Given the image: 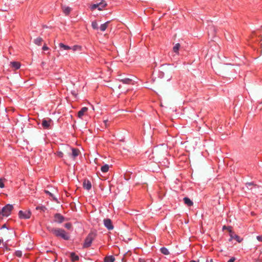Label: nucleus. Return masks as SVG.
I'll list each match as a JSON object with an SVG mask.
<instances>
[{
  "label": "nucleus",
  "mask_w": 262,
  "mask_h": 262,
  "mask_svg": "<svg viewBox=\"0 0 262 262\" xmlns=\"http://www.w3.org/2000/svg\"><path fill=\"white\" fill-rule=\"evenodd\" d=\"M48 229L57 237H60L64 240H69L70 238L69 235L63 229L51 227H48Z\"/></svg>",
  "instance_id": "obj_1"
},
{
  "label": "nucleus",
  "mask_w": 262,
  "mask_h": 262,
  "mask_svg": "<svg viewBox=\"0 0 262 262\" xmlns=\"http://www.w3.org/2000/svg\"><path fill=\"white\" fill-rule=\"evenodd\" d=\"M96 236V235L94 233L91 232L89 234L88 236L85 239V242L83 244V248H88L89 247L92 243V241L94 240Z\"/></svg>",
  "instance_id": "obj_2"
},
{
  "label": "nucleus",
  "mask_w": 262,
  "mask_h": 262,
  "mask_svg": "<svg viewBox=\"0 0 262 262\" xmlns=\"http://www.w3.org/2000/svg\"><path fill=\"white\" fill-rule=\"evenodd\" d=\"M13 207L12 205L7 204L2 210L1 213L4 216H8L12 210Z\"/></svg>",
  "instance_id": "obj_3"
},
{
  "label": "nucleus",
  "mask_w": 262,
  "mask_h": 262,
  "mask_svg": "<svg viewBox=\"0 0 262 262\" xmlns=\"http://www.w3.org/2000/svg\"><path fill=\"white\" fill-rule=\"evenodd\" d=\"M31 212L29 210H26L25 211H19L18 213L20 219H28L31 216Z\"/></svg>",
  "instance_id": "obj_4"
},
{
  "label": "nucleus",
  "mask_w": 262,
  "mask_h": 262,
  "mask_svg": "<svg viewBox=\"0 0 262 262\" xmlns=\"http://www.w3.org/2000/svg\"><path fill=\"white\" fill-rule=\"evenodd\" d=\"M52 120L51 119H43L42 120L41 125L45 129H49L51 126Z\"/></svg>",
  "instance_id": "obj_5"
},
{
  "label": "nucleus",
  "mask_w": 262,
  "mask_h": 262,
  "mask_svg": "<svg viewBox=\"0 0 262 262\" xmlns=\"http://www.w3.org/2000/svg\"><path fill=\"white\" fill-rule=\"evenodd\" d=\"M106 5H107V4L106 3V2L102 0L101 2L98 4L92 5L91 7V10L93 11L95 9H96V8H98L99 6H101L102 8H104L106 6Z\"/></svg>",
  "instance_id": "obj_6"
},
{
  "label": "nucleus",
  "mask_w": 262,
  "mask_h": 262,
  "mask_svg": "<svg viewBox=\"0 0 262 262\" xmlns=\"http://www.w3.org/2000/svg\"><path fill=\"white\" fill-rule=\"evenodd\" d=\"M227 228L228 229L230 233V240L232 239H234L238 243H240L242 241V239L239 236L232 232L230 229V227H228Z\"/></svg>",
  "instance_id": "obj_7"
},
{
  "label": "nucleus",
  "mask_w": 262,
  "mask_h": 262,
  "mask_svg": "<svg viewBox=\"0 0 262 262\" xmlns=\"http://www.w3.org/2000/svg\"><path fill=\"white\" fill-rule=\"evenodd\" d=\"M103 222L105 227L107 228V229L112 230L113 229L114 227L112 224V221L110 219H104Z\"/></svg>",
  "instance_id": "obj_8"
},
{
  "label": "nucleus",
  "mask_w": 262,
  "mask_h": 262,
  "mask_svg": "<svg viewBox=\"0 0 262 262\" xmlns=\"http://www.w3.org/2000/svg\"><path fill=\"white\" fill-rule=\"evenodd\" d=\"M64 218L59 213H56L54 215V222L58 223H61L64 221Z\"/></svg>",
  "instance_id": "obj_9"
},
{
  "label": "nucleus",
  "mask_w": 262,
  "mask_h": 262,
  "mask_svg": "<svg viewBox=\"0 0 262 262\" xmlns=\"http://www.w3.org/2000/svg\"><path fill=\"white\" fill-rule=\"evenodd\" d=\"M119 81L124 84H131L132 83L133 79L130 78L120 77Z\"/></svg>",
  "instance_id": "obj_10"
},
{
  "label": "nucleus",
  "mask_w": 262,
  "mask_h": 262,
  "mask_svg": "<svg viewBox=\"0 0 262 262\" xmlns=\"http://www.w3.org/2000/svg\"><path fill=\"white\" fill-rule=\"evenodd\" d=\"M83 187L87 190H89L92 187L91 182L88 180H84L83 182Z\"/></svg>",
  "instance_id": "obj_11"
},
{
  "label": "nucleus",
  "mask_w": 262,
  "mask_h": 262,
  "mask_svg": "<svg viewBox=\"0 0 262 262\" xmlns=\"http://www.w3.org/2000/svg\"><path fill=\"white\" fill-rule=\"evenodd\" d=\"M72 154H71L70 152H68V155L69 156H72L73 158H75L76 157H77L80 153V151L78 149L72 148Z\"/></svg>",
  "instance_id": "obj_12"
},
{
  "label": "nucleus",
  "mask_w": 262,
  "mask_h": 262,
  "mask_svg": "<svg viewBox=\"0 0 262 262\" xmlns=\"http://www.w3.org/2000/svg\"><path fill=\"white\" fill-rule=\"evenodd\" d=\"M88 108L86 107H82L78 112V117L80 118H81L84 115V113L87 112Z\"/></svg>",
  "instance_id": "obj_13"
},
{
  "label": "nucleus",
  "mask_w": 262,
  "mask_h": 262,
  "mask_svg": "<svg viewBox=\"0 0 262 262\" xmlns=\"http://www.w3.org/2000/svg\"><path fill=\"white\" fill-rule=\"evenodd\" d=\"M115 258L113 255L106 256L104 257V262H114Z\"/></svg>",
  "instance_id": "obj_14"
},
{
  "label": "nucleus",
  "mask_w": 262,
  "mask_h": 262,
  "mask_svg": "<svg viewBox=\"0 0 262 262\" xmlns=\"http://www.w3.org/2000/svg\"><path fill=\"white\" fill-rule=\"evenodd\" d=\"M11 66L15 70L18 69L20 67V63L18 62L13 61L10 62Z\"/></svg>",
  "instance_id": "obj_15"
},
{
  "label": "nucleus",
  "mask_w": 262,
  "mask_h": 262,
  "mask_svg": "<svg viewBox=\"0 0 262 262\" xmlns=\"http://www.w3.org/2000/svg\"><path fill=\"white\" fill-rule=\"evenodd\" d=\"M183 200L185 204L188 206H191L193 205V202L188 198L185 197L183 199Z\"/></svg>",
  "instance_id": "obj_16"
},
{
  "label": "nucleus",
  "mask_w": 262,
  "mask_h": 262,
  "mask_svg": "<svg viewBox=\"0 0 262 262\" xmlns=\"http://www.w3.org/2000/svg\"><path fill=\"white\" fill-rule=\"evenodd\" d=\"M110 23V21H107L106 23H105L104 24H102L100 27V30L102 31H104L107 28Z\"/></svg>",
  "instance_id": "obj_17"
},
{
  "label": "nucleus",
  "mask_w": 262,
  "mask_h": 262,
  "mask_svg": "<svg viewBox=\"0 0 262 262\" xmlns=\"http://www.w3.org/2000/svg\"><path fill=\"white\" fill-rule=\"evenodd\" d=\"M59 47L60 48V49H61L62 50H68L71 49V47L67 46V45H65L62 43H60L59 44Z\"/></svg>",
  "instance_id": "obj_18"
},
{
  "label": "nucleus",
  "mask_w": 262,
  "mask_h": 262,
  "mask_svg": "<svg viewBox=\"0 0 262 262\" xmlns=\"http://www.w3.org/2000/svg\"><path fill=\"white\" fill-rule=\"evenodd\" d=\"M63 12L66 15H68L71 11V8L69 7H62Z\"/></svg>",
  "instance_id": "obj_19"
},
{
  "label": "nucleus",
  "mask_w": 262,
  "mask_h": 262,
  "mask_svg": "<svg viewBox=\"0 0 262 262\" xmlns=\"http://www.w3.org/2000/svg\"><path fill=\"white\" fill-rule=\"evenodd\" d=\"M180 48V45L179 43H176L173 47V51L176 54H179V50Z\"/></svg>",
  "instance_id": "obj_20"
},
{
  "label": "nucleus",
  "mask_w": 262,
  "mask_h": 262,
  "mask_svg": "<svg viewBox=\"0 0 262 262\" xmlns=\"http://www.w3.org/2000/svg\"><path fill=\"white\" fill-rule=\"evenodd\" d=\"M71 258L72 259V260L73 261H75L76 260H78L79 259V257L78 255H76L75 253H71Z\"/></svg>",
  "instance_id": "obj_21"
},
{
  "label": "nucleus",
  "mask_w": 262,
  "mask_h": 262,
  "mask_svg": "<svg viewBox=\"0 0 262 262\" xmlns=\"http://www.w3.org/2000/svg\"><path fill=\"white\" fill-rule=\"evenodd\" d=\"M42 41V38L41 37H39L34 39V42L36 45L39 46L41 45Z\"/></svg>",
  "instance_id": "obj_22"
},
{
  "label": "nucleus",
  "mask_w": 262,
  "mask_h": 262,
  "mask_svg": "<svg viewBox=\"0 0 262 262\" xmlns=\"http://www.w3.org/2000/svg\"><path fill=\"white\" fill-rule=\"evenodd\" d=\"M108 169H109V166L107 164H105V165L102 166L101 168V170L103 172H107Z\"/></svg>",
  "instance_id": "obj_23"
},
{
  "label": "nucleus",
  "mask_w": 262,
  "mask_h": 262,
  "mask_svg": "<svg viewBox=\"0 0 262 262\" xmlns=\"http://www.w3.org/2000/svg\"><path fill=\"white\" fill-rule=\"evenodd\" d=\"M160 251L164 255H168L169 254L168 250L165 247L161 248Z\"/></svg>",
  "instance_id": "obj_24"
},
{
  "label": "nucleus",
  "mask_w": 262,
  "mask_h": 262,
  "mask_svg": "<svg viewBox=\"0 0 262 262\" xmlns=\"http://www.w3.org/2000/svg\"><path fill=\"white\" fill-rule=\"evenodd\" d=\"M6 180L4 178L0 179V188H3L5 187L4 182L6 181Z\"/></svg>",
  "instance_id": "obj_25"
},
{
  "label": "nucleus",
  "mask_w": 262,
  "mask_h": 262,
  "mask_svg": "<svg viewBox=\"0 0 262 262\" xmlns=\"http://www.w3.org/2000/svg\"><path fill=\"white\" fill-rule=\"evenodd\" d=\"M92 27L94 29H98V24L96 21H93L92 23Z\"/></svg>",
  "instance_id": "obj_26"
},
{
  "label": "nucleus",
  "mask_w": 262,
  "mask_h": 262,
  "mask_svg": "<svg viewBox=\"0 0 262 262\" xmlns=\"http://www.w3.org/2000/svg\"><path fill=\"white\" fill-rule=\"evenodd\" d=\"M246 185L247 188L249 189H251V188H250V187H251L252 186H254L255 187L257 186V185L256 184H254L252 182L247 183L246 184Z\"/></svg>",
  "instance_id": "obj_27"
},
{
  "label": "nucleus",
  "mask_w": 262,
  "mask_h": 262,
  "mask_svg": "<svg viewBox=\"0 0 262 262\" xmlns=\"http://www.w3.org/2000/svg\"><path fill=\"white\" fill-rule=\"evenodd\" d=\"M71 49H72L73 51H75L76 50H80L81 49V47L78 46H74L72 47H71Z\"/></svg>",
  "instance_id": "obj_28"
},
{
  "label": "nucleus",
  "mask_w": 262,
  "mask_h": 262,
  "mask_svg": "<svg viewBox=\"0 0 262 262\" xmlns=\"http://www.w3.org/2000/svg\"><path fill=\"white\" fill-rule=\"evenodd\" d=\"M37 210H41L43 211H45L46 210V208L45 206H38L36 208Z\"/></svg>",
  "instance_id": "obj_29"
},
{
  "label": "nucleus",
  "mask_w": 262,
  "mask_h": 262,
  "mask_svg": "<svg viewBox=\"0 0 262 262\" xmlns=\"http://www.w3.org/2000/svg\"><path fill=\"white\" fill-rule=\"evenodd\" d=\"M56 155L58 157H59L60 158H62V157H63V153L61 151H58L56 152Z\"/></svg>",
  "instance_id": "obj_30"
},
{
  "label": "nucleus",
  "mask_w": 262,
  "mask_h": 262,
  "mask_svg": "<svg viewBox=\"0 0 262 262\" xmlns=\"http://www.w3.org/2000/svg\"><path fill=\"white\" fill-rule=\"evenodd\" d=\"M15 255L17 257H21L22 255V252L21 251L18 250L15 252Z\"/></svg>",
  "instance_id": "obj_31"
},
{
  "label": "nucleus",
  "mask_w": 262,
  "mask_h": 262,
  "mask_svg": "<svg viewBox=\"0 0 262 262\" xmlns=\"http://www.w3.org/2000/svg\"><path fill=\"white\" fill-rule=\"evenodd\" d=\"M64 227L68 229H70L72 228V224L70 223H66L64 225Z\"/></svg>",
  "instance_id": "obj_32"
},
{
  "label": "nucleus",
  "mask_w": 262,
  "mask_h": 262,
  "mask_svg": "<svg viewBox=\"0 0 262 262\" xmlns=\"http://www.w3.org/2000/svg\"><path fill=\"white\" fill-rule=\"evenodd\" d=\"M257 239L259 242H262V236H257L256 237Z\"/></svg>",
  "instance_id": "obj_33"
},
{
  "label": "nucleus",
  "mask_w": 262,
  "mask_h": 262,
  "mask_svg": "<svg viewBox=\"0 0 262 262\" xmlns=\"http://www.w3.org/2000/svg\"><path fill=\"white\" fill-rule=\"evenodd\" d=\"M235 258L234 257H232L228 261V262H234L235 261Z\"/></svg>",
  "instance_id": "obj_34"
},
{
  "label": "nucleus",
  "mask_w": 262,
  "mask_h": 262,
  "mask_svg": "<svg viewBox=\"0 0 262 262\" xmlns=\"http://www.w3.org/2000/svg\"><path fill=\"white\" fill-rule=\"evenodd\" d=\"M45 192L48 194H49L51 196H53V194L52 193H51V192H50L48 190H45Z\"/></svg>",
  "instance_id": "obj_35"
},
{
  "label": "nucleus",
  "mask_w": 262,
  "mask_h": 262,
  "mask_svg": "<svg viewBox=\"0 0 262 262\" xmlns=\"http://www.w3.org/2000/svg\"><path fill=\"white\" fill-rule=\"evenodd\" d=\"M49 49L48 47H47L46 46H43V47H42V50H48Z\"/></svg>",
  "instance_id": "obj_36"
},
{
  "label": "nucleus",
  "mask_w": 262,
  "mask_h": 262,
  "mask_svg": "<svg viewBox=\"0 0 262 262\" xmlns=\"http://www.w3.org/2000/svg\"><path fill=\"white\" fill-rule=\"evenodd\" d=\"M139 262H146L145 260L144 259L140 258L139 259Z\"/></svg>",
  "instance_id": "obj_37"
},
{
  "label": "nucleus",
  "mask_w": 262,
  "mask_h": 262,
  "mask_svg": "<svg viewBox=\"0 0 262 262\" xmlns=\"http://www.w3.org/2000/svg\"><path fill=\"white\" fill-rule=\"evenodd\" d=\"M107 121H108V120H104V121H103V122H104V124H105V127H106V126H107L106 122H107Z\"/></svg>",
  "instance_id": "obj_38"
},
{
  "label": "nucleus",
  "mask_w": 262,
  "mask_h": 262,
  "mask_svg": "<svg viewBox=\"0 0 262 262\" xmlns=\"http://www.w3.org/2000/svg\"><path fill=\"white\" fill-rule=\"evenodd\" d=\"M103 8L101 7V6H99V7H98V9L99 10H101Z\"/></svg>",
  "instance_id": "obj_39"
},
{
  "label": "nucleus",
  "mask_w": 262,
  "mask_h": 262,
  "mask_svg": "<svg viewBox=\"0 0 262 262\" xmlns=\"http://www.w3.org/2000/svg\"><path fill=\"white\" fill-rule=\"evenodd\" d=\"M190 262H196L195 260H191Z\"/></svg>",
  "instance_id": "obj_40"
},
{
  "label": "nucleus",
  "mask_w": 262,
  "mask_h": 262,
  "mask_svg": "<svg viewBox=\"0 0 262 262\" xmlns=\"http://www.w3.org/2000/svg\"><path fill=\"white\" fill-rule=\"evenodd\" d=\"M210 262H213L212 259H211Z\"/></svg>",
  "instance_id": "obj_41"
},
{
  "label": "nucleus",
  "mask_w": 262,
  "mask_h": 262,
  "mask_svg": "<svg viewBox=\"0 0 262 262\" xmlns=\"http://www.w3.org/2000/svg\"><path fill=\"white\" fill-rule=\"evenodd\" d=\"M225 228H226V226H224L223 229H225Z\"/></svg>",
  "instance_id": "obj_42"
}]
</instances>
